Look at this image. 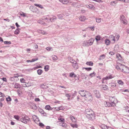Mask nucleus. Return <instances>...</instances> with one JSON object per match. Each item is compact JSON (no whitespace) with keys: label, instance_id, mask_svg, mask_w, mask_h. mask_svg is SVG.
<instances>
[{"label":"nucleus","instance_id":"f257e3e1","mask_svg":"<svg viewBox=\"0 0 129 129\" xmlns=\"http://www.w3.org/2000/svg\"><path fill=\"white\" fill-rule=\"evenodd\" d=\"M116 68L118 71L126 73H129V68L122 64H118L116 66Z\"/></svg>","mask_w":129,"mask_h":129},{"label":"nucleus","instance_id":"f03ea898","mask_svg":"<svg viewBox=\"0 0 129 129\" xmlns=\"http://www.w3.org/2000/svg\"><path fill=\"white\" fill-rule=\"evenodd\" d=\"M109 100L110 102L105 101L104 102V105L105 107H112L114 106L115 105V102L116 100L114 96H111L109 98Z\"/></svg>","mask_w":129,"mask_h":129},{"label":"nucleus","instance_id":"7ed1b4c3","mask_svg":"<svg viewBox=\"0 0 129 129\" xmlns=\"http://www.w3.org/2000/svg\"><path fill=\"white\" fill-rule=\"evenodd\" d=\"M85 113L87 117L90 120H93L95 116L93 111L90 109H87L85 110Z\"/></svg>","mask_w":129,"mask_h":129},{"label":"nucleus","instance_id":"20e7f679","mask_svg":"<svg viewBox=\"0 0 129 129\" xmlns=\"http://www.w3.org/2000/svg\"><path fill=\"white\" fill-rule=\"evenodd\" d=\"M30 118L28 116L24 115H22L20 118V120L23 123L26 124L27 122L30 121Z\"/></svg>","mask_w":129,"mask_h":129},{"label":"nucleus","instance_id":"39448f33","mask_svg":"<svg viewBox=\"0 0 129 129\" xmlns=\"http://www.w3.org/2000/svg\"><path fill=\"white\" fill-rule=\"evenodd\" d=\"M94 40L92 38L90 39L88 41H84L83 43V46H86L91 45L93 44V42Z\"/></svg>","mask_w":129,"mask_h":129},{"label":"nucleus","instance_id":"423d86ee","mask_svg":"<svg viewBox=\"0 0 129 129\" xmlns=\"http://www.w3.org/2000/svg\"><path fill=\"white\" fill-rule=\"evenodd\" d=\"M79 93L82 97H85L87 93H89L88 92L83 90H80L79 91Z\"/></svg>","mask_w":129,"mask_h":129},{"label":"nucleus","instance_id":"0eeeda50","mask_svg":"<svg viewBox=\"0 0 129 129\" xmlns=\"http://www.w3.org/2000/svg\"><path fill=\"white\" fill-rule=\"evenodd\" d=\"M120 19L121 21L124 24H127V22L126 20L125 17L123 15H122L120 16Z\"/></svg>","mask_w":129,"mask_h":129},{"label":"nucleus","instance_id":"6e6552de","mask_svg":"<svg viewBox=\"0 0 129 129\" xmlns=\"http://www.w3.org/2000/svg\"><path fill=\"white\" fill-rule=\"evenodd\" d=\"M12 84L13 85V86L14 88L20 89L21 88V85L18 83L16 82H13L12 83Z\"/></svg>","mask_w":129,"mask_h":129},{"label":"nucleus","instance_id":"1a4fd4ad","mask_svg":"<svg viewBox=\"0 0 129 129\" xmlns=\"http://www.w3.org/2000/svg\"><path fill=\"white\" fill-rule=\"evenodd\" d=\"M38 110L39 112L42 114V115H43L44 116H47V114L44 111L43 109L41 108H39Z\"/></svg>","mask_w":129,"mask_h":129},{"label":"nucleus","instance_id":"9d476101","mask_svg":"<svg viewBox=\"0 0 129 129\" xmlns=\"http://www.w3.org/2000/svg\"><path fill=\"white\" fill-rule=\"evenodd\" d=\"M49 18H46L45 19H44L45 20H47V21L48 22L50 21H52L55 20L56 18L55 16H53V17H50Z\"/></svg>","mask_w":129,"mask_h":129},{"label":"nucleus","instance_id":"9b49d317","mask_svg":"<svg viewBox=\"0 0 129 129\" xmlns=\"http://www.w3.org/2000/svg\"><path fill=\"white\" fill-rule=\"evenodd\" d=\"M94 92L95 94V96L98 98L100 97V94L99 92V91L97 90H94Z\"/></svg>","mask_w":129,"mask_h":129},{"label":"nucleus","instance_id":"f8f14e48","mask_svg":"<svg viewBox=\"0 0 129 129\" xmlns=\"http://www.w3.org/2000/svg\"><path fill=\"white\" fill-rule=\"evenodd\" d=\"M100 127L102 129H110L111 128L109 126H108L105 124H102L100 126Z\"/></svg>","mask_w":129,"mask_h":129},{"label":"nucleus","instance_id":"ddd939ff","mask_svg":"<svg viewBox=\"0 0 129 129\" xmlns=\"http://www.w3.org/2000/svg\"><path fill=\"white\" fill-rule=\"evenodd\" d=\"M30 104L31 108L35 110H36L37 109V107L36 106V104L33 103H31Z\"/></svg>","mask_w":129,"mask_h":129},{"label":"nucleus","instance_id":"4468645a","mask_svg":"<svg viewBox=\"0 0 129 129\" xmlns=\"http://www.w3.org/2000/svg\"><path fill=\"white\" fill-rule=\"evenodd\" d=\"M101 89L105 90H108V87L106 85H103L100 86Z\"/></svg>","mask_w":129,"mask_h":129},{"label":"nucleus","instance_id":"2eb2a0df","mask_svg":"<svg viewBox=\"0 0 129 129\" xmlns=\"http://www.w3.org/2000/svg\"><path fill=\"white\" fill-rule=\"evenodd\" d=\"M79 20L81 21H84L86 20V17L83 15L79 17Z\"/></svg>","mask_w":129,"mask_h":129},{"label":"nucleus","instance_id":"dca6fc26","mask_svg":"<svg viewBox=\"0 0 129 129\" xmlns=\"http://www.w3.org/2000/svg\"><path fill=\"white\" fill-rule=\"evenodd\" d=\"M69 76L70 77L76 78V77H78L79 75H76L74 73L72 72L70 73Z\"/></svg>","mask_w":129,"mask_h":129},{"label":"nucleus","instance_id":"f3484780","mask_svg":"<svg viewBox=\"0 0 129 129\" xmlns=\"http://www.w3.org/2000/svg\"><path fill=\"white\" fill-rule=\"evenodd\" d=\"M74 63H75L72 64V66L74 68L76 69H78V64L77 63L76 61H75Z\"/></svg>","mask_w":129,"mask_h":129},{"label":"nucleus","instance_id":"a211bd4d","mask_svg":"<svg viewBox=\"0 0 129 129\" xmlns=\"http://www.w3.org/2000/svg\"><path fill=\"white\" fill-rule=\"evenodd\" d=\"M61 3H62L63 4H67L68 3H69V1L68 0H59Z\"/></svg>","mask_w":129,"mask_h":129},{"label":"nucleus","instance_id":"6ab92c4d","mask_svg":"<svg viewBox=\"0 0 129 129\" xmlns=\"http://www.w3.org/2000/svg\"><path fill=\"white\" fill-rule=\"evenodd\" d=\"M62 108L61 107H55L52 108V110L53 111L59 110H62V109H60V108Z\"/></svg>","mask_w":129,"mask_h":129},{"label":"nucleus","instance_id":"aec40b11","mask_svg":"<svg viewBox=\"0 0 129 129\" xmlns=\"http://www.w3.org/2000/svg\"><path fill=\"white\" fill-rule=\"evenodd\" d=\"M70 118L71 120L74 122H75L76 121V119L75 118L72 116H70Z\"/></svg>","mask_w":129,"mask_h":129},{"label":"nucleus","instance_id":"412c9836","mask_svg":"<svg viewBox=\"0 0 129 129\" xmlns=\"http://www.w3.org/2000/svg\"><path fill=\"white\" fill-rule=\"evenodd\" d=\"M45 108L46 110H52V108L50 107V106L49 105H46L45 107Z\"/></svg>","mask_w":129,"mask_h":129},{"label":"nucleus","instance_id":"4be33fe9","mask_svg":"<svg viewBox=\"0 0 129 129\" xmlns=\"http://www.w3.org/2000/svg\"><path fill=\"white\" fill-rule=\"evenodd\" d=\"M113 77L112 75H110L109 76H107L106 77L104 78H103V80H107L108 79H112Z\"/></svg>","mask_w":129,"mask_h":129},{"label":"nucleus","instance_id":"5701e85b","mask_svg":"<svg viewBox=\"0 0 129 129\" xmlns=\"http://www.w3.org/2000/svg\"><path fill=\"white\" fill-rule=\"evenodd\" d=\"M105 43L107 45H109L110 44V41L108 39H106L105 41Z\"/></svg>","mask_w":129,"mask_h":129},{"label":"nucleus","instance_id":"b1692460","mask_svg":"<svg viewBox=\"0 0 129 129\" xmlns=\"http://www.w3.org/2000/svg\"><path fill=\"white\" fill-rule=\"evenodd\" d=\"M117 3V1H114L110 3V5L112 6H114Z\"/></svg>","mask_w":129,"mask_h":129},{"label":"nucleus","instance_id":"393cba45","mask_svg":"<svg viewBox=\"0 0 129 129\" xmlns=\"http://www.w3.org/2000/svg\"><path fill=\"white\" fill-rule=\"evenodd\" d=\"M52 59L53 60H56L58 59V58L55 55H53L52 56Z\"/></svg>","mask_w":129,"mask_h":129},{"label":"nucleus","instance_id":"a878e982","mask_svg":"<svg viewBox=\"0 0 129 129\" xmlns=\"http://www.w3.org/2000/svg\"><path fill=\"white\" fill-rule=\"evenodd\" d=\"M86 64L88 65L92 66H93V63L91 61H88L86 62Z\"/></svg>","mask_w":129,"mask_h":129},{"label":"nucleus","instance_id":"bb28decb","mask_svg":"<svg viewBox=\"0 0 129 129\" xmlns=\"http://www.w3.org/2000/svg\"><path fill=\"white\" fill-rule=\"evenodd\" d=\"M19 30L20 29L19 28L17 29L14 32V34L17 35L18 34L20 33V31H19Z\"/></svg>","mask_w":129,"mask_h":129},{"label":"nucleus","instance_id":"cd10ccee","mask_svg":"<svg viewBox=\"0 0 129 129\" xmlns=\"http://www.w3.org/2000/svg\"><path fill=\"white\" fill-rule=\"evenodd\" d=\"M85 97L86 98L89 97H90V98H92V96L91 94L89 93H89H87V94L85 96Z\"/></svg>","mask_w":129,"mask_h":129},{"label":"nucleus","instance_id":"c85d7f7f","mask_svg":"<svg viewBox=\"0 0 129 129\" xmlns=\"http://www.w3.org/2000/svg\"><path fill=\"white\" fill-rule=\"evenodd\" d=\"M43 71L41 69H39L37 71V72L39 75H41Z\"/></svg>","mask_w":129,"mask_h":129},{"label":"nucleus","instance_id":"c756f323","mask_svg":"<svg viewBox=\"0 0 129 129\" xmlns=\"http://www.w3.org/2000/svg\"><path fill=\"white\" fill-rule=\"evenodd\" d=\"M49 68V65H46L44 67V69L45 71H47L48 70Z\"/></svg>","mask_w":129,"mask_h":129},{"label":"nucleus","instance_id":"7c9ffc66","mask_svg":"<svg viewBox=\"0 0 129 129\" xmlns=\"http://www.w3.org/2000/svg\"><path fill=\"white\" fill-rule=\"evenodd\" d=\"M34 5L35 6L38 7L39 8H40L41 9H43V6L42 5L40 4H34Z\"/></svg>","mask_w":129,"mask_h":129},{"label":"nucleus","instance_id":"2f4dec72","mask_svg":"<svg viewBox=\"0 0 129 129\" xmlns=\"http://www.w3.org/2000/svg\"><path fill=\"white\" fill-rule=\"evenodd\" d=\"M95 39L98 41L101 40V37L99 35H98L95 37Z\"/></svg>","mask_w":129,"mask_h":129},{"label":"nucleus","instance_id":"473e14b6","mask_svg":"<svg viewBox=\"0 0 129 129\" xmlns=\"http://www.w3.org/2000/svg\"><path fill=\"white\" fill-rule=\"evenodd\" d=\"M105 54L102 55L100 56V58H99V60H101L102 59H104L105 58Z\"/></svg>","mask_w":129,"mask_h":129},{"label":"nucleus","instance_id":"72a5a7b5","mask_svg":"<svg viewBox=\"0 0 129 129\" xmlns=\"http://www.w3.org/2000/svg\"><path fill=\"white\" fill-rule=\"evenodd\" d=\"M117 83L119 84H120L121 85H123V82L121 80H118Z\"/></svg>","mask_w":129,"mask_h":129},{"label":"nucleus","instance_id":"f704fd0d","mask_svg":"<svg viewBox=\"0 0 129 129\" xmlns=\"http://www.w3.org/2000/svg\"><path fill=\"white\" fill-rule=\"evenodd\" d=\"M95 74V73L94 72H93L92 73L90 74L89 75V76L91 77H92L93 76H94Z\"/></svg>","mask_w":129,"mask_h":129},{"label":"nucleus","instance_id":"c9c22d12","mask_svg":"<svg viewBox=\"0 0 129 129\" xmlns=\"http://www.w3.org/2000/svg\"><path fill=\"white\" fill-rule=\"evenodd\" d=\"M9 79L10 81H11V82L12 81V82H15L14 76L10 77Z\"/></svg>","mask_w":129,"mask_h":129},{"label":"nucleus","instance_id":"e433bc0d","mask_svg":"<svg viewBox=\"0 0 129 129\" xmlns=\"http://www.w3.org/2000/svg\"><path fill=\"white\" fill-rule=\"evenodd\" d=\"M71 126L73 127V128H77L78 127V125L76 124H71Z\"/></svg>","mask_w":129,"mask_h":129},{"label":"nucleus","instance_id":"4c0bfd02","mask_svg":"<svg viewBox=\"0 0 129 129\" xmlns=\"http://www.w3.org/2000/svg\"><path fill=\"white\" fill-rule=\"evenodd\" d=\"M61 126H62L64 128H66L67 127V124L66 123H64V122L62 123Z\"/></svg>","mask_w":129,"mask_h":129},{"label":"nucleus","instance_id":"58836bf2","mask_svg":"<svg viewBox=\"0 0 129 129\" xmlns=\"http://www.w3.org/2000/svg\"><path fill=\"white\" fill-rule=\"evenodd\" d=\"M96 21L97 22H100L101 20V19L99 18H96Z\"/></svg>","mask_w":129,"mask_h":129},{"label":"nucleus","instance_id":"ea45409f","mask_svg":"<svg viewBox=\"0 0 129 129\" xmlns=\"http://www.w3.org/2000/svg\"><path fill=\"white\" fill-rule=\"evenodd\" d=\"M32 118L34 121H35L37 118V116L35 115H33L32 116Z\"/></svg>","mask_w":129,"mask_h":129},{"label":"nucleus","instance_id":"a19ab883","mask_svg":"<svg viewBox=\"0 0 129 129\" xmlns=\"http://www.w3.org/2000/svg\"><path fill=\"white\" fill-rule=\"evenodd\" d=\"M110 85L112 87H114L116 86V84L114 83H110Z\"/></svg>","mask_w":129,"mask_h":129},{"label":"nucleus","instance_id":"79ce46f5","mask_svg":"<svg viewBox=\"0 0 129 129\" xmlns=\"http://www.w3.org/2000/svg\"><path fill=\"white\" fill-rule=\"evenodd\" d=\"M57 16L59 19H62L63 17V15L62 14L58 15Z\"/></svg>","mask_w":129,"mask_h":129},{"label":"nucleus","instance_id":"37998d69","mask_svg":"<svg viewBox=\"0 0 129 129\" xmlns=\"http://www.w3.org/2000/svg\"><path fill=\"white\" fill-rule=\"evenodd\" d=\"M4 42L6 44H11V42L10 41H5Z\"/></svg>","mask_w":129,"mask_h":129},{"label":"nucleus","instance_id":"c03bdc74","mask_svg":"<svg viewBox=\"0 0 129 129\" xmlns=\"http://www.w3.org/2000/svg\"><path fill=\"white\" fill-rule=\"evenodd\" d=\"M14 117L17 120H20V119L19 116L17 115H15L14 116Z\"/></svg>","mask_w":129,"mask_h":129},{"label":"nucleus","instance_id":"a18cd8bd","mask_svg":"<svg viewBox=\"0 0 129 129\" xmlns=\"http://www.w3.org/2000/svg\"><path fill=\"white\" fill-rule=\"evenodd\" d=\"M66 96L68 97V100L70 99V98L71 96V95L70 94H66Z\"/></svg>","mask_w":129,"mask_h":129},{"label":"nucleus","instance_id":"49530a36","mask_svg":"<svg viewBox=\"0 0 129 129\" xmlns=\"http://www.w3.org/2000/svg\"><path fill=\"white\" fill-rule=\"evenodd\" d=\"M6 100L7 101L9 102L11 101V99L10 96H9L8 98H6Z\"/></svg>","mask_w":129,"mask_h":129},{"label":"nucleus","instance_id":"de8ad7c7","mask_svg":"<svg viewBox=\"0 0 129 129\" xmlns=\"http://www.w3.org/2000/svg\"><path fill=\"white\" fill-rule=\"evenodd\" d=\"M40 87L42 88H46V86L43 84H42L41 85Z\"/></svg>","mask_w":129,"mask_h":129},{"label":"nucleus","instance_id":"09e8293b","mask_svg":"<svg viewBox=\"0 0 129 129\" xmlns=\"http://www.w3.org/2000/svg\"><path fill=\"white\" fill-rule=\"evenodd\" d=\"M84 68L86 70L88 71H90L92 70V68Z\"/></svg>","mask_w":129,"mask_h":129},{"label":"nucleus","instance_id":"8fccbe9b","mask_svg":"<svg viewBox=\"0 0 129 129\" xmlns=\"http://www.w3.org/2000/svg\"><path fill=\"white\" fill-rule=\"evenodd\" d=\"M18 76H14L15 82L19 80V79L18 78Z\"/></svg>","mask_w":129,"mask_h":129},{"label":"nucleus","instance_id":"3c124183","mask_svg":"<svg viewBox=\"0 0 129 129\" xmlns=\"http://www.w3.org/2000/svg\"><path fill=\"white\" fill-rule=\"evenodd\" d=\"M20 15L22 16L23 17H25L26 16V15L25 14V13H24L23 12H22L20 14Z\"/></svg>","mask_w":129,"mask_h":129},{"label":"nucleus","instance_id":"603ef678","mask_svg":"<svg viewBox=\"0 0 129 129\" xmlns=\"http://www.w3.org/2000/svg\"><path fill=\"white\" fill-rule=\"evenodd\" d=\"M64 122H63V121H58L57 122V123H58V124L59 125H61V124H62V123H63Z\"/></svg>","mask_w":129,"mask_h":129},{"label":"nucleus","instance_id":"864d4df0","mask_svg":"<svg viewBox=\"0 0 129 129\" xmlns=\"http://www.w3.org/2000/svg\"><path fill=\"white\" fill-rule=\"evenodd\" d=\"M109 54H111L112 55H113L115 54V51H114L110 52L109 53Z\"/></svg>","mask_w":129,"mask_h":129},{"label":"nucleus","instance_id":"5fc2aeb1","mask_svg":"<svg viewBox=\"0 0 129 129\" xmlns=\"http://www.w3.org/2000/svg\"><path fill=\"white\" fill-rule=\"evenodd\" d=\"M41 34H43V35H47V33L45 31H44L42 30V31L41 33Z\"/></svg>","mask_w":129,"mask_h":129},{"label":"nucleus","instance_id":"6e6d98bb","mask_svg":"<svg viewBox=\"0 0 129 129\" xmlns=\"http://www.w3.org/2000/svg\"><path fill=\"white\" fill-rule=\"evenodd\" d=\"M58 120H60V121H63V122H64V120L63 118H58Z\"/></svg>","mask_w":129,"mask_h":129},{"label":"nucleus","instance_id":"4d7b16f0","mask_svg":"<svg viewBox=\"0 0 129 129\" xmlns=\"http://www.w3.org/2000/svg\"><path fill=\"white\" fill-rule=\"evenodd\" d=\"M25 80L23 78H21L20 79V82L22 83H25Z\"/></svg>","mask_w":129,"mask_h":129},{"label":"nucleus","instance_id":"13d9d810","mask_svg":"<svg viewBox=\"0 0 129 129\" xmlns=\"http://www.w3.org/2000/svg\"><path fill=\"white\" fill-rule=\"evenodd\" d=\"M38 59L37 58H34V59H32V60H31V62H32L38 60Z\"/></svg>","mask_w":129,"mask_h":129},{"label":"nucleus","instance_id":"bf43d9fd","mask_svg":"<svg viewBox=\"0 0 129 129\" xmlns=\"http://www.w3.org/2000/svg\"><path fill=\"white\" fill-rule=\"evenodd\" d=\"M38 59L37 58H34V59H32V60H31V62H32L38 60Z\"/></svg>","mask_w":129,"mask_h":129},{"label":"nucleus","instance_id":"052dcab7","mask_svg":"<svg viewBox=\"0 0 129 129\" xmlns=\"http://www.w3.org/2000/svg\"><path fill=\"white\" fill-rule=\"evenodd\" d=\"M2 81H4L5 82L7 81V80L6 78L3 77L2 79Z\"/></svg>","mask_w":129,"mask_h":129},{"label":"nucleus","instance_id":"680f3d73","mask_svg":"<svg viewBox=\"0 0 129 129\" xmlns=\"http://www.w3.org/2000/svg\"><path fill=\"white\" fill-rule=\"evenodd\" d=\"M126 112L129 113V107H127L126 109Z\"/></svg>","mask_w":129,"mask_h":129},{"label":"nucleus","instance_id":"e2e57ef3","mask_svg":"<svg viewBox=\"0 0 129 129\" xmlns=\"http://www.w3.org/2000/svg\"><path fill=\"white\" fill-rule=\"evenodd\" d=\"M39 125L41 127H43L44 126V125L43 123H39Z\"/></svg>","mask_w":129,"mask_h":129},{"label":"nucleus","instance_id":"0e129e2a","mask_svg":"<svg viewBox=\"0 0 129 129\" xmlns=\"http://www.w3.org/2000/svg\"><path fill=\"white\" fill-rule=\"evenodd\" d=\"M46 49L47 50L50 51V50L51 49H52V48L50 47H48L46 48Z\"/></svg>","mask_w":129,"mask_h":129},{"label":"nucleus","instance_id":"69168bd1","mask_svg":"<svg viewBox=\"0 0 129 129\" xmlns=\"http://www.w3.org/2000/svg\"><path fill=\"white\" fill-rule=\"evenodd\" d=\"M35 101L36 102L39 101L40 100L39 98H36L35 99Z\"/></svg>","mask_w":129,"mask_h":129},{"label":"nucleus","instance_id":"338daca9","mask_svg":"<svg viewBox=\"0 0 129 129\" xmlns=\"http://www.w3.org/2000/svg\"><path fill=\"white\" fill-rule=\"evenodd\" d=\"M70 5H73V6L75 5L76 4V3H73L72 2H70Z\"/></svg>","mask_w":129,"mask_h":129},{"label":"nucleus","instance_id":"774afa93","mask_svg":"<svg viewBox=\"0 0 129 129\" xmlns=\"http://www.w3.org/2000/svg\"><path fill=\"white\" fill-rule=\"evenodd\" d=\"M3 84V81L2 78H0V84L2 85Z\"/></svg>","mask_w":129,"mask_h":129}]
</instances>
